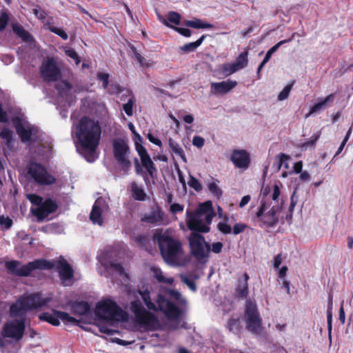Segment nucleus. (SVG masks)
<instances>
[{
	"instance_id": "f257e3e1",
	"label": "nucleus",
	"mask_w": 353,
	"mask_h": 353,
	"mask_svg": "<svg viewBox=\"0 0 353 353\" xmlns=\"http://www.w3.org/2000/svg\"><path fill=\"white\" fill-rule=\"evenodd\" d=\"M8 270L14 275L18 276H28L35 270H52L56 268L59 273V279L64 285H69L74 276V270L68 262L60 256L59 260L52 263L46 259H37L22 265L19 261L12 260L5 264Z\"/></svg>"
},
{
	"instance_id": "f03ea898",
	"label": "nucleus",
	"mask_w": 353,
	"mask_h": 353,
	"mask_svg": "<svg viewBox=\"0 0 353 353\" xmlns=\"http://www.w3.org/2000/svg\"><path fill=\"white\" fill-rule=\"evenodd\" d=\"M75 135L79 142L77 150L87 161L92 163L97 158V148L99 144L101 128L98 121L82 117L75 126Z\"/></svg>"
},
{
	"instance_id": "7ed1b4c3",
	"label": "nucleus",
	"mask_w": 353,
	"mask_h": 353,
	"mask_svg": "<svg viewBox=\"0 0 353 353\" xmlns=\"http://www.w3.org/2000/svg\"><path fill=\"white\" fill-rule=\"evenodd\" d=\"M163 259L170 265H178L183 254L181 241L169 230L157 231L154 235Z\"/></svg>"
},
{
	"instance_id": "20e7f679",
	"label": "nucleus",
	"mask_w": 353,
	"mask_h": 353,
	"mask_svg": "<svg viewBox=\"0 0 353 353\" xmlns=\"http://www.w3.org/2000/svg\"><path fill=\"white\" fill-rule=\"evenodd\" d=\"M51 301L50 297H43L39 292L23 295L10 306V316L21 317L28 311L41 310Z\"/></svg>"
},
{
	"instance_id": "39448f33",
	"label": "nucleus",
	"mask_w": 353,
	"mask_h": 353,
	"mask_svg": "<svg viewBox=\"0 0 353 353\" xmlns=\"http://www.w3.org/2000/svg\"><path fill=\"white\" fill-rule=\"evenodd\" d=\"M139 294L145 305L149 310L153 312L161 311L169 319H177L181 315L179 308L173 303L166 299L162 294H158L157 303L151 301L150 292L146 290L139 291Z\"/></svg>"
},
{
	"instance_id": "423d86ee",
	"label": "nucleus",
	"mask_w": 353,
	"mask_h": 353,
	"mask_svg": "<svg viewBox=\"0 0 353 353\" xmlns=\"http://www.w3.org/2000/svg\"><path fill=\"white\" fill-rule=\"evenodd\" d=\"M268 203L263 199L261 201L260 207L256 213L254 221L258 223L260 227L272 228L279 223V213L283 208V201L281 199V203L274 204Z\"/></svg>"
},
{
	"instance_id": "0eeeda50",
	"label": "nucleus",
	"mask_w": 353,
	"mask_h": 353,
	"mask_svg": "<svg viewBox=\"0 0 353 353\" xmlns=\"http://www.w3.org/2000/svg\"><path fill=\"white\" fill-rule=\"evenodd\" d=\"M96 315L106 321L114 323L124 321L128 314L110 299L99 302L96 306Z\"/></svg>"
},
{
	"instance_id": "6e6552de",
	"label": "nucleus",
	"mask_w": 353,
	"mask_h": 353,
	"mask_svg": "<svg viewBox=\"0 0 353 353\" xmlns=\"http://www.w3.org/2000/svg\"><path fill=\"white\" fill-rule=\"evenodd\" d=\"M130 308L134 315L136 323L141 327L147 330H155L159 326L158 319L145 309L140 300L132 301Z\"/></svg>"
},
{
	"instance_id": "1a4fd4ad",
	"label": "nucleus",
	"mask_w": 353,
	"mask_h": 353,
	"mask_svg": "<svg viewBox=\"0 0 353 353\" xmlns=\"http://www.w3.org/2000/svg\"><path fill=\"white\" fill-rule=\"evenodd\" d=\"M188 240L191 254L199 263H206L209 258L210 245L205 241L204 236L201 234L192 232Z\"/></svg>"
},
{
	"instance_id": "9d476101",
	"label": "nucleus",
	"mask_w": 353,
	"mask_h": 353,
	"mask_svg": "<svg viewBox=\"0 0 353 353\" xmlns=\"http://www.w3.org/2000/svg\"><path fill=\"white\" fill-rule=\"evenodd\" d=\"M112 150L114 157L121 170L125 173H128L131 167V162L128 159L130 150L127 141L121 138L114 139L112 141Z\"/></svg>"
},
{
	"instance_id": "9b49d317",
	"label": "nucleus",
	"mask_w": 353,
	"mask_h": 353,
	"mask_svg": "<svg viewBox=\"0 0 353 353\" xmlns=\"http://www.w3.org/2000/svg\"><path fill=\"white\" fill-rule=\"evenodd\" d=\"M28 175L37 184L49 185L56 181L54 176L48 173L45 166L36 162L28 165Z\"/></svg>"
},
{
	"instance_id": "f8f14e48",
	"label": "nucleus",
	"mask_w": 353,
	"mask_h": 353,
	"mask_svg": "<svg viewBox=\"0 0 353 353\" xmlns=\"http://www.w3.org/2000/svg\"><path fill=\"white\" fill-rule=\"evenodd\" d=\"M186 216L187 226L193 232L207 233L210 232V225L212 223L211 215L203 216L199 213L187 210Z\"/></svg>"
},
{
	"instance_id": "ddd939ff",
	"label": "nucleus",
	"mask_w": 353,
	"mask_h": 353,
	"mask_svg": "<svg viewBox=\"0 0 353 353\" xmlns=\"http://www.w3.org/2000/svg\"><path fill=\"white\" fill-rule=\"evenodd\" d=\"M245 319L246 329L254 334H259L261 332L262 320L260 318L256 305L248 300L245 303Z\"/></svg>"
},
{
	"instance_id": "4468645a",
	"label": "nucleus",
	"mask_w": 353,
	"mask_h": 353,
	"mask_svg": "<svg viewBox=\"0 0 353 353\" xmlns=\"http://www.w3.org/2000/svg\"><path fill=\"white\" fill-rule=\"evenodd\" d=\"M25 319H14L6 322L2 328L1 334L3 338L12 339L15 341H20L26 329Z\"/></svg>"
},
{
	"instance_id": "2eb2a0df",
	"label": "nucleus",
	"mask_w": 353,
	"mask_h": 353,
	"mask_svg": "<svg viewBox=\"0 0 353 353\" xmlns=\"http://www.w3.org/2000/svg\"><path fill=\"white\" fill-rule=\"evenodd\" d=\"M16 132L23 143L37 141L39 137V130L37 127L28 124L26 125L19 118L13 119Z\"/></svg>"
},
{
	"instance_id": "dca6fc26",
	"label": "nucleus",
	"mask_w": 353,
	"mask_h": 353,
	"mask_svg": "<svg viewBox=\"0 0 353 353\" xmlns=\"http://www.w3.org/2000/svg\"><path fill=\"white\" fill-rule=\"evenodd\" d=\"M39 319L41 321L48 322L54 326L60 325L59 320H61L65 323H74L77 322V320L71 316L68 313L58 311L55 309H52L51 312H42L39 315Z\"/></svg>"
},
{
	"instance_id": "f3484780",
	"label": "nucleus",
	"mask_w": 353,
	"mask_h": 353,
	"mask_svg": "<svg viewBox=\"0 0 353 353\" xmlns=\"http://www.w3.org/2000/svg\"><path fill=\"white\" fill-rule=\"evenodd\" d=\"M41 76L46 82L57 81L61 76L53 58L44 60L40 67Z\"/></svg>"
},
{
	"instance_id": "a211bd4d",
	"label": "nucleus",
	"mask_w": 353,
	"mask_h": 353,
	"mask_svg": "<svg viewBox=\"0 0 353 353\" xmlns=\"http://www.w3.org/2000/svg\"><path fill=\"white\" fill-rule=\"evenodd\" d=\"M110 252L105 250L97 256L98 261L105 268L106 270L116 272L120 276L125 274L124 269L120 263H116L110 259Z\"/></svg>"
},
{
	"instance_id": "6ab92c4d",
	"label": "nucleus",
	"mask_w": 353,
	"mask_h": 353,
	"mask_svg": "<svg viewBox=\"0 0 353 353\" xmlns=\"http://www.w3.org/2000/svg\"><path fill=\"white\" fill-rule=\"evenodd\" d=\"M58 208L57 203L52 199H47L43 201L40 207L37 208L34 214L39 221H43L47 218L49 214L54 212Z\"/></svg>"
},
{
	"instance_id": "aec40b11",
	"label": "nucleus",
	"mask_w": 353,
	"mask_h": 353,
	"mask_svg": "<svg viewBox=\"0 0 353 353\" xmlns=\"http://www.w3.org/2000/svg\"><path fill=\"white\" fill-rule=\"evenodd\" d=\"M236 85V81L231 79L221 82H212L210 83V94L212 95L227 94Z\"/></svg>"
},
{
	"instance_id": "412c9836",
	"label": "nucleus",
	"mask_w": 353,
	"mask_h": 353,
	"mask_svg": "<svg viewBox=\"0 0 353 353\" xmlns=\"http://www.w3.org/2000/svg\"><path fill=\"white\" fill-rule=\"evenodd\" d=\"M335 100V94H330L325 98H319L317 102L314 103L306 115L308 117L314 114H320L327 108L330 107Z\"/></svg>"
},
{
	"instance_id": "4be33fe9",
	"label": "nucleus",
	"mask_w": 353,
	"mask_h": 353,
	"mask_svg": "<svg viewBox=\"0 0 353 353\" xmlns=\"http://www.w3.org/2000/svg\"><path fill=\"white\" fill-rule=\"evenodd\" d=\"M235 167L247 169L250 165L249 154L244 150H234L230 158Z\"/></svg>"
},
{
	"instance_id": "5701e85b",
	"label": "nucleus",
	"mask_w": 353,
	"mask_h": 353,
	"mask_svg": "<svg viewBox=\"0 0 353 353\" xmlns=\"http://www.w3.org/2000/svg\"><path fill=\"white\" fill-rule=\"evenodd\" d=\"M164 216V212L157 205L149 213L145 214L141 218V221L152 225H160L163 221Z\"/></svg>"
},
{
	"instance_id": "b1692460",
	"label": "nucleus",
	"mask_w": 353,
	"mask_h": 353,
	"mask_svg": "<svg viewBox=\"0 0 353 353\" xmlns=\"http://www.w3.org/2000/svg\"><path fill=\"white\" fill-rule=\"evenodd\" d=\"M104 203L102 198H99L96 200L94 205L92 206V211L90 214V219L94 224L102 225L103 219L102 217L103 209L101 205Z\"/></svg>"
},
{
	"instance_id": "393cba45",
	"label": "nucleus",
	"mask_w": 353,
	"mask_h": 353,
	"mask_svg": "<svg viewBox=\"0 0 353 353\" xmlns=\"http://www.w3.org/2000/svg\"><path fill=\"white\" fill-rule=\"evenodd\" d=\"M70 310L74 314L87 315L90 312V305L87 301H75L71 303Z\"/></svg>"
},
{
	"instance_id": "a878e982",
	"label": "nucleus",
	"mask_w": 353,
	"mask_h": 353,
	"mask_svg": "<svg viewBox=\"0 0 353 353\" xmlns=\"http://www.w3.org/2000/svg\"><path fill=\"white\" fill-rule=\"evenodd\" d=\"M13 32L21 39V40L26 43H31L34 41L32 35L26 30L23 28L19 23H13L12 26Z\"/></svg>"
},
{
	"instance_id": "bb28decb",
	"label": "nucleus",
	"mask_w": 353,
	"mask_h": 353,
	"mask_svg": "<svg viewBox=\"0 0 353 353\" xmlns=\"http://www.w3.org/2000/svg\"><path fill=\"white\" fill-rule=\"evenodd\" d=\"M219 181L210 177L207 182V186L210 193L216 199H220L223 195V191L219 186Z\"/></svg>"
},
{
	"instance_id": "cd10ccee",
	"label": "nucleus",
	"mask_w": 353,
	"mask_h": 353,
	"mask_svg": "<svg viewBox=\"0 0 353 353\" xmlns=\"http://www.w3.org/2000/svg\"><path fill=\"white\" fill-rule=\"evenodd\" d=\"M142 165L146 169L151 178H154L157 173V168L149 154L140 157Z\"/></svg>"
},
{
	"instance_id": "c85d7f7f",
	"label": "nucleus",
	"mask_w": 353,
	"mask_h": 353,
	"mask_svg": "<svg viewBox=\"0 0 353 353\" xmlns=\"http://www.w3.org/2000/svg\"><path fill=\"white\" fill-rule=\"evenodd\" d=\"M187 27L196 29H210L213 28V25L208 22H204L200 19L194 18L192 20H187L184 22Z\"/></svg>"
},
{
	"instance_id": "c756f323",
	"label": "nucleus",
	"mask_w": 353,
	"mask_h": 353,
	"mask_svg": "<svg viewBox=\"0 0 353 353\" xmlns=\"http://www.w3.org/2000/svg\"><path fill=\"white\" fill-rule=\"evenodd\" d=\"M194 212L199 213L202 214L203 216L211 215L212 220L216 215V213L212 208L211 201H206L205 203L200 204L198 209Z\"/></svg>"
},
{
	"instance_id": "7c9ffc66",
	"label": "nucleus",
	"mask_w": 353,
	"mask_h": 353,
	"mask_svg": "<svg viewBox=\"0 0 353 353\" xmlns=\"http://www.w3.org/2000/svg\"><path fill=\"white\" fill-rule=\"evenodd\" d=\"M13 132L8 128H3L0 131V138L3 140L8 149H12L13 147Z\"/></svg>"
},
{
	"instance_id": "2f4dec72",
	"label": "nucleus",
	"mask_w": 353,
	"mask_h": 353,
	"mask_svg": "<svg viewBox=\"0 0 353 353\" xmlns=\"http://www.w3.org/2000/svg\"><path fill=\"white\" fill-rule=\"evenodd\" d=\"M169 147L175 154L179 156L184 162H186V158L185 156V153L182 148L179 145V144L173 140L172 138H169L168 139Z\"/></svg>"
},
{
	"instance_id": "473e14b6",
	"label": "nucleus",
	"mask_w": 353,
	"mask_h": 353,
	"mask_svg": "<svg viewBox=\"0 0 353 353\" xmlns=\"http://www.w3.org/2000/svg\"><path fill=\"white\" fill-rule=\"evenodd\" d=\"M206 35H202L197 41L191 42L183 45L180 47V50L184 52H194L196 49L201 45Z\"/></svg>"
},
{
	"instance_id": "72a5a7b5",
	"label": "nucleus",
	"mask_w": 353,
	"mask_h": 353,
	"mask_svg": "<svg viewBox=\"0 0 353 353\" xmlns=\"http://www.w3.org/2000/svg\"><path fill=\"white\" fill-rule=\"evenodd\" d=\"M72 88L71 84L66 81H61L56 84V89L62 97L69 94Z\"/></svg>"
},
{
	"instance_id": "f704fd0d",
	"label": "nucleus",
	"mask_w": 353,
	"mask_h": 353,
	"mask_svg": "<svg viewBox=\"0 0 353 353\" xmlns=\"http://www.w3.org/2000/svg\"><path fill=\"white\" fill-rule=\"evenodd\" d=\"M132 192L133 198L137 201H144L146 194L143 188L139 187L135 183L132 185Z\"/></svg>"
},
{
	"instance_id": "c9c22d12",
	"label": "nucleus",
	"mask_w": 353,
	"mask_h": 353,
	"mask_svg": "<svg viewBox=\"0 0 353 353\" xmlns=\"http://www.w3.org/2000/svg\"><path fill=\"white\" fill-rule=\"evenodd\" d=\"M159 19L165 26H166L167 27H170V28H173L175 31H176L177 32H179V34H181V35H183L185 37H190L192 34L191 30L188 28L172 26L170 25V23H168V21L166 19H165L161 17H159Z\"/></svg>"
},
{
	"instance_id": "e433bc0d",
	"label": "nucleus",
	"mask_w": 353,
	"mask_h": 353,
	"mask_svg": "<svg viewBox=\"0 0 353 353\" xmlns=\"http://www.w3.org/2000/svg\"><path fill=\"white\" fill-rule=\"evenodd\" d=\"M237 296L245 299L248 295V283L246 281H241L236 288Z\"/></svg>"
},
{
	"instance_id": "4c0bfd02",
	"label": "nucleus",
	"mask_w": 353,
	"mask_h": 353,
	"mask_svg": "<svg viewBox=\"0 0 353 353\" xmlns=\"http://www.w3.org/2000/svg\"><path fill=\"white\" fill-rule=\"evenodd\" d=\"M248 52H242L236 58L235 62H234L236 68L239 70L243 69L248 65Z\"/></svg>"
},
{
	"instance_id": "58836bf2",
	"label": "nucleus",
	"mask_w": 353,
	"mask_h": 353,
	"mask_svg": "<svg viewBox=\"0 0 353 353\" xmlns=\"http://www.w3.org/2000/svg\"><path fill=\"white\" fill-rule=\"evenodd\" d=\"M154 276L155 279L160 283L172 285L174 283L173 278H166L164 276L163 272L159 268H154L153 269Z\"/></svg>"
},
{
	"instance_id": "ea45409f",
	"label": "nucleus",
	"mask_w": 353,
	"mask_h": 353,
	"mask_svg": "<svg viewBox=\"0 0 353 353\" xmlns=\"http://www.w3.org/2000/svg\"><path fill=\"white\" fill-rule=\"evenodd\" d=\"M228 329L235 334H239L241 331L240 321L239 319H230L228 322Z\"/></svg>"
},
{
	"instance_id": "a19ab883",
	"label": "nucleus",
	"mask_w": 353,
	"mask_h": 353,
	"mask_svg": "<svg viewBox=\"0 0 353 353\" xmlns=\"http://www.w3.org/2000/svg\"><path fill=\"white\" fill-rule=\"evenodd\" d=\"M229 218L226 216L223 218V221L217 224V229L224 234H228L232 232V228L228 224Z\"/></svg>"
},
{
	"instance_id": "79ce46f5",
	"label": "nucleus",
	"mask_w": 353,
	"mask_h": 353,
	"mask_svg": "<svg viewBox=\"0 0 353 353\" xmlns=\"http://www.w3.org/2000/svg\"><path fill=\"white\" fill-rule=\"evenodd\" d=\"M290 159V157L284 153H280L276 156L277 165L276 169L279 170L283 165L285 168H288L287 161Z\"/></svg>"
},
{
	"instance_id": "37998d69",
	"label": "nucleus",
	"mask_w": 353,
	"mask_h": 353,
	"mask_svg": "<svg viewBox=\"0 0 353 353\" xmlns=\"http://www.w3.org/2000/svg\"><path fill=\"white\" fill-rule=\"evenodd\" d=\"M136 99L134 96H132L128 102L123 105V109L128 116H132L133 114V106L135 103Z\"/></svg>"
},
{
	"instance_id": "c03bdc74",
	"label": "nucleus",
	"mask_w": 353,
	"mask_h": 353,
	"mask_svg": "<svg viewBox=\"0 0 353 353\" xmlns=\"http://www.w3.org/2000/svg\"><path fill=\"white\" fill-rule=\"evenodd\" d=\"M294 81H292L291 83L288 84L286 86L284 87V88L282 90V91L278 95V100L279 101H284L289 97V94L292 89V87L294 85Z\"/></svg>"
},
{
	"instance_id": "a18cd8bd",
	"label": "nucleus",
	"mask_w": 353,
	"mask_h": 353,
	"mask_svg": "<svg viewBox=\"0 0 353 353\" xmlns=\"http://www.w3.org/2000/svg\"><path fill=\"white\" fill-rule=\"evenodd\" d=\"M221 70L222 72L225 76H229L235 72L238 71L239 70L236 68L234 63H225L221 65Z\"/></svg>"
},
{
	"instance_id": "49530a36",
	"label": "nucleus",
	"mask_w": 353,
	"mask_h": 353,
	"mask_svg": "<svg viewBox=\"0 0 353 353\" xmlns=\"http://www.w3.org/2000/svg\"><path fill=\"white\" fill-rule=\"evenodd\" d=\"M188 185L197 192H200L203 190V186L201 183L197 179L192 176H190V180L188 181Z\"/></svg>"
},
{
	"instance_id": "de8ad7c7",
	"label": "nucleus",
	"mask_w": 353,
	"mask_h": 353,
	"mask_svg": "<svg viewBox=\"0 0 353 353\" xmlns=\"http://www.w3.org/2000/svg\"><path fill=\"white\" fill-rule=\"evenodd\" d=\"M130 48L133 54L132 58L135 59L137 61V62L140 64V65L143 66L145 61L144 57L140 53L138 52L137 48L133 45H130Z\"/></svg>"
},
{
	"instance_id": "09e8293b",
	"label": "nucleus",
	"mask_w": 353,
	"mask_h": 353,
	"mask_svg": "<svg viewBox=\"0 0 353 353\" xmlns=\"http://www.w3.org/2000/svg\"><path fill=\"white\" fill-rule=\"evenodd\" d=\"M13 221L8 216L0 215V225L3 230H9L12 225Z\"/></svg>"
},
{
	"instance_id": "8fccbe9b",
	"label": "nucleus",
	"mask_w": 353,
	"mask_h": 353,
	"mask_svg": "<svg viewBox=\"0 0 353 353\" xmlns=\"http://www.w3.org/2000/svg\"><path fill=\"white\" fill-rule=\"evenodd\" d=\"M168 20L169 22L175 25H179L181 21V15L174 11H171L168 14Z\"/></svg>"
},
{
	"instance_id": "3c124183",
	"label": "nucleus",
	"mask_w": 353,
	"mask_h": 353,
	"mask_svg": "<svg viewBox=\"0 0 353 353\" xmlns=\"http://www.w3.org/2000/svg\"><path fill=\"white\" fill-rule=\"evenodd\" d=\"M180 278H181L182 282L184 283L185 285H187L191 290H192L194 292H195L196 290V286L193 280L189 279L185 274H181Z\"/></svg>"
},
{
	"instance_id": "603ef678",
	"label": "nucleus",
	"mask_w": 353,
	"mask_h": 353,
	"mask_svg": "<svg viewBox=\"0 0 353 353\" xmlns=\"http://www.w3.org/2000/svg\"><path fill=\"white\" fill-rule=\"evenodd\" d=\"M9 21L8 13L3 11L0 13V31H3L7 26Z\"/></svg>"
},
{
	"instance_id": "864d4df0",
	"label": "nucleus",
	"mask_w": 353,
	"mask_h": 353,
	"mask_svg": "<svg viewBox=\"0 0 353 353\" xmlns=\"http://www.w3.org/2000/svg\"><path fill=\"white\" fill-rule=\"evenodd\" d=\"M109 74L104 72H99L97 74V79L102 82L103 87L108 89L109 85Z\"/></svg>"
},
{
	"instance_id": "5fc2aeb1",
	"label": "nucleus",
	"mask_w": 353,
	"mask_h": 353,
	"mask_svg": "<svg viewBox=\"0 0 353 353\" xmlns=\"http://www.w3.org/2000/svg\"><path fill=\"white\" fill-rule=\"evenodd\" d=\"M28 199L32 204L37 205V208L40 207L43 202V198L34 194H28Z\"/></svg>"
},
{
	"instance_id": "6e6d98bb",
	"label": "nucleus",
	"mask_w": 353,
	"mask_h": 353,
	"mask_svg": "<svg viewBox=\"0 0 353 353\" xmlns=\"http://www.w3.org/2000/svg\"><path fill=\"white\" fill-rule=\"evenodd\" d=\"M169 294L172 298L174 299L176 301H179L180 303H182V304L186 303L185 299L183 297H182L181 293L179 292L178 291L170 290L169 291Z\"/></svg>"
},
{
	"instance_id": "4d7b16f0",
	"label": "nucleus",
	"mask_w": 353,
	"mask_h": 353,
	"mask_svg": "<svg viewBox=\"0 0 353 353\" xmlns=\"http://www.w3.org/2000/svg\"><path fill=\"white\" fill-rule=\"evenodd\" d=\"M50 30L52 32L59 35L63 40H67L68 39V34L63 30H62L61 28H58L56 27H51V28H50Z\"/></svg>"
},
{
	"instance_id": "13d9d810",
	"label": "nucleus",
	"mask_w": 353,
	"mask_h": 353,
	"mask_svg": "<svg viewBox=\"0 0 353 353\" xmlns=\"http://www.w3.org/2000/svg\"><path fill=\"white\" fill-rule=\"evenodd\" d=\"M281 194L280 188L278 185L275 184L272 188V199L274 201L275 204L280 203L279 202V196Z\"/></svg>"
},
{
	"instance_id": "bf43d9fd",
	"label": "nucleus",
	"mask_w": 353,
	"mask_h": 353,
	"mask_svg": "<svg viewBox=\"0 0 353 353\" xmlns=\"http://www.w3.org/2000/svg\"><path fill=\"white\" fill-rule=\"evenodd\" d=\"M352 132V129L350 128L348 130V131L347 132L346 134H345V137H344L343 141L341 142V145H339L336 154H335V156H337L339 155L343 150L347 141H348L349 138H350V134Z\"/></svg>"
},
{
	"instance_id": "052dcab7",
	"label": "nucleus",
	"mask_w": 353,
	"mask_h": 353,
	"mask_svg": "<svg viewBox=\"0 0 353 353\" xmlns=\"http://www.w3.org/2000/svg\"><path fill=\"white\" fill-rule=\"evenodd\" d=\"M65 53L69 57L74 60L77 65H78L80 63V57L74 49L67 50L65 51Z\"/></svg>"
},
{
	"instance_id": "680f3d73",
	"label": "nucleus",
	"mask_w": 353,
	"mask_h": 353,
	"mask_svg": "<svg viewBox=\"0 0 353 353\" xmlns=\"http://www.w3.org/2000/svg\"><path fill=\"white\" fill-rule=\"evenodd\" d=\"M223 243L221 242H215L210 245V251L215 254H219L223 249Z\"/></svg>"
},
{
	"instance_id": "e2e57ef3",
	"label": "nucleus",
	"mask_w": 353,
	"mask_h": 353,
	"mask_svg": "<svg viewBox=\"0 0 353 353\" xmlns=\"http://www.w3.org/2000/svg\"><path fill=\"white\" fill-rule=\"evenodd\" d=\"M107 90L109 94H118L122 90L120 85L116 83H112L110 85H108Z\"/></svg>"
},
{
	"instance_id": "0e129e2a",
	"label": "nucleus",
	"mask_w": 353,
	"mask_h": 353,
	"mask_svg": "<svg viewBox=\"0 0 353 353\" xmlns=\"http://www.w3.org/2000/svg\"><path fill=\"white\" fill-rule=\"evenodd\" d=\"M247 225L243 224V223H236L234 227H233V229L232 230V231L233 232V234H239L241 232H243L245 229L246 228Z\"/></svg>"
},
{
	"instance_id": "69168bd1",
	"label": "nucleus",
	"mask_w": 353,
	"mask_h": 353,
	"mask_svg": "<svg viewBox=\"0 0 353 353\" xmlns=\"http://www.w3.org/2000/svg\"><path fill=\"white\" fill-rule=\"evenodd\" d=\"M319 137H320V134H319L318 133L314 134L311 137L310 141H307L304 143L303 146L305 148L313 147L315 145V143H316V141L318 140V139L319 138Z\"/></svg>"
},
{
	"instance_id": "338daca9",
	"label": "nucleus",
	"mask_w": 353,
	"mask_h": 353,
	"mask_svg": "<svg viewBox=\"0 0 353 353\" xmlns=\"http://www.w3.org/2000/svg\"><path fill=\"white\" fill-rule=\"evenodd\" d=\"M205 140L200 136H194L192 139V144L198 148H201L204 145Z\"/></svg>"
},
{
	"instance_id": "774afa93",
	"label": "nucleus",
	"mask_w": 353,
	"mask_h": 353,
	"mask_svg": "<svg viewBox=\"0 0 353 353\" xmlns=\"http://www.w3.org/2000/svg\"><path fill=\"white\" fill-rule=\"evenodd\" d=\"M135 147H136V150H137L140 157H142L143 156L148 154L146 149L141 143H139L137 141H135Z\"/></svg>"
}]
</instances>
